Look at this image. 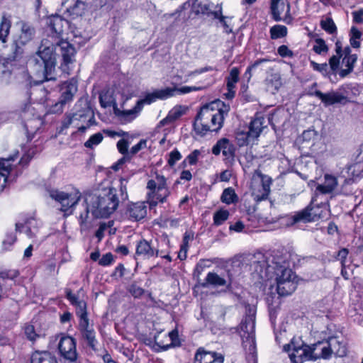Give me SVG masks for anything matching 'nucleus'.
Wrapping results in <instances>:
<instances>
[{"label":"nucleus","instance_id":"f257e3e1","mask_svg":"<svg viewBox=\"0 0 363 363\" xmlns=\"http://www.w3.org/2000/svg\"><path fill=\"white\" fill-rule=\"evenodd\" d=\"M33 76L27 75L28 84H38L55 79L56 59L52 46L40 45L38 50L28 60Z\"/></svg>","mask_w":363,"mask_h":363},{"label":"nucleus","instance_id":"f03ea898","mask_svg":"<svg viewBox=\"0 0 363 363\" xmlns=\"http://www.w3.org/2000/svg\"><path fill=\"white\" fill-rule=\"evenodd\" d=\"M117 190L108 179H104L92 191V217L108 218L118 208Z\"/></svg>","mask_w":363,"mask_h":363},{"label":"nucleus","instance_id":"7ed1b4c3","mask_svg":"<svg viewBox=\"0 0 363 363\" xmlns=\"http://www.w3.org/2000/svg\"><path fill=\"white\" fill-rule=\"evenodd\" d=\"M228 111L223 109L214 110L211 105L203 106L198 113L194 123L195 132L204 135L208 131H218L223 125L225 116Z\"/></svg>","mask_w":363,"mask_h":363},{"label":"nucleus","instance_id":"20e7f679","mask_svg":"<svg viewBox=\"0 0 363 363\" xmlns=\"http://www.w3.org/2000/svg\"><path fill=\"white\" fill-rule=\"evenodd\" d=\"M274 264L273 266L269 265L268 269L272 268L274 270L277 293L281 296L291 294L297 286V277L291 269L286 266L278 262H274Z\"/></svg>","mask_w":363,"mask_h":363},{"label":"nucleus","instance_id":"39448f33","mask_svg":"<svg viewBox=\"0 0 363 363\" xmlns=\"http://www.w3.org/2000/svg\"><path fill=\"white\" fill-rule=\"evenodd\" d=\"M146 203L150 208H153L159 203H164L170 195V191L167 184L166 178L157 174L155 179H150L147 184Z\"/></svg>","mask_w":363,"mask_h":363},{"label":"nucleus","instance_id":"423d86ee","mask_svg":"<svg viewBox=\"0 0 363 363\" xmlns=\"http://www.w3.org/2000/svg\"><path fill=\"white\" fill-rule=\"evenodd\" d=\"M65 292L67 298L76 306V313L79 318V330L82 336L86 339L88 345H91V330H89V320L86 311V304L84 301H79L69 289H67Z\"/></svg>","mask_w":363,"mask_h":363},{"label":"nucleus","instance_id":"0eeeda50","mask_svg":"<svg viewBox=\"0 0 363 363\" xmlns=\"http://www.w3.org/2000/svg\"><path fill=\"white\" fill-rule=\"evenodd\" d=\"M35 35V30L34 27L28 23L23 22L19 34L14 40V48L11 56L7 58V63L19 60L23 55V47L33 40Z\"/></svg>","mask_w":363,"mask_h":363},{"label":"nucleus","instance_id":"6e6552de","mask_svg":"<svg viewBox=\"0 0 363 363\" xmlns=\"http://www.w3.org/2000/svg\"><path fill=\"white\" fill-rule=\"evenodd\" d=\"M264 118L263 117H256L250 122L247 130L238 129L235 133V140L238 145L243 147L254 144L264 128Z\"/></svg>","mask_w":363,"mask_h":363},{"label":"nucleus","instance_id":"1a4fd4ad","mask_svg":"<svg viewBox=\"0 0 363 363\" xmlns=\"http://www.w3.org/2000/svg\"><path fill=\"white\" fill-rule=\"evenodd\" d=\"M272 183V178L263 174L259 169H256L252 174L250 188L254 199L260 201L267 199Z\"/></svg>","mask_w":363,"mask_h":363},{"label":"nucleus","instance_id":"9d476101","mask_svg":"<svg viewBox=\"0 0 363 363\" xmlns=\"http://www.w3.org/2000/svg\"><path fill=\"white\" fill-rule=\"evenodd\" d=\"M49 196L61 204V211L67 212L74 206L80 199V192L73 189L69 192H65L57 189L48 191Z\"/></svg>","mask_w":363,"mask_h":363},{"label":"nucleus","instance_id":"9b49d317","mask_svg":"<svg viewBox=\"0 0 363 363\" xmlns=\"http://www.w3.org/2000/svg\"><path fill=\"white\" fill-rule=\"evenodd\" d=\"M284 350L289 352V356L293 363H302L304 361L311 359V350L309 345L303 342H296L292 340L291 343L284 346Z\"/></svg>","mask_w":363,"mask_h":363},{"label":"nucleus","instance_id":"f8f14e48","mask_svg":"<svg viewBox=\"0 0 363 363\" xmlns=\"http://www.w3.org/2000/svg\"><path fill=\"white\" fill-rule=\"evenodd\" d=\"M61 90L62 94L60 101L50 109V112L52 113H61L64 105L72 100L74 95L77 91V82L74 79L66 82L63 84Z\"/></svg>","mask_w":363,"mask_h":363},{"label":"nucleus","instance_id":"ddd939ff","mask_svg":"<svg viewBox=\"0 0 363 363\" xmlns=\"http://www.w3.org/2000/svg\"><path fill=\"white\" fill-rule=\"evenodd\" d=\"M255 321L253 316L246 317L240 325V336L245 348L249 347L252 351L255 347Z\"/></svg>","mask_w":363,"mask_h":363},{"label":"nucleus","instance_id":"4468645a","mask_svg":"<svg viewBox=\"0 0 363 363\" xmlns=\"http://www.w3.org/2000/svg\"><path fill=\"white\" fill-rule=\"evenodd\" d=\"M89 11V5L83 0H74L64 11V15L70 20L82 19Z\"/></svg>","mask_w":363,"mask_h":363},{"label":"nucleus","instance_id":"2eb2a0df","mask_svg":"<svg viewBox=\"0 0 363 363\" xmlns=\"http://www.w3.org/2000/svg\"><path fill=\"white\" fill-rule=\"evenodd\" d=\"M58 349L65 359L71 362L77 359L76 343L72 337L62 335L58 344Z\"/></svg>","mask_w":363,"mask_h":363},{"label":"nucleus","instance_id":"dca6fc26","mask_svg":"<svg viewBox=\"0 0 363 363\" xmlns=\"http://www.w3.org/2000/svg\"><path fill=\"white\" fill-rule=\"evenodd\" d=\"M135 254L143 259H149L159 256V250L152 241L140 240L136 245Z\"/></svg>","mask_w":363,"mask_h":363},{"label":"nucleus","instance_id":"f3484780","mask_svg":"<svg viewBox=\"0 0 363 363\" xmlns=\"http://www.w3.org/2000/svg\"><path fill=\"white\" fill-rule=\"evenodd\" d=\"M223 360L224 357L222 354L199 347L195 354L194 363H215L216 362L223 363Z\"/></svg>","mask_w":363,"mask_h":363},{"label":"nucleus","instance_id":"a211bd4d","mask_svg":"<svg viewBox=\"0 0 363 363\" xmlns=\"http://www.w3.org/2000/svg\"><path fill=\"white\" fill-rule=\"evenodd\" d=\"M39 227V222L36 218L30 216L23 219L22 223H17L16 224V230L25 233L28 238H33L38 232Z\"/></svg>","mask_w":363,"mask_h":363},{"label":"nucleus","instance_id":"6ab92c4d","mask_svg":"<svg viewBox=\"0 0 363 363\" xmlns=\"http://www.w3.org/2000/svg\"><path fill=\"white\" fill-rule=\"evenodd\" d=\"M318 209V208L315 209L313 207H312L311 205H309L305 209L299 212H297L295 215L292 216V224L299 222L308 223L315 221L316 220L320 218V214H318L316 211Z\"/></svg>","mask_w":363,"mask_h":363},{"label":"nucleus","instance_id":"aec40b11","mask_svg":"<svg viewBox=\"0 0 363 363\" xmlns=\"http://www.w3.org/2000/svg\"><path fill=\"white\" fill-rule=\"evenodd\" d=\"M60 48L61 55L63 60L62 65L64 71H66L65 67H68L74 60L75 48L74 46L67 41L62 40L57 44Z\"/></svg>","mask_w":363,"mask_h":363},{"label":"nucleus","instance_id":"412c9836","mask_svg":"<svg viewBox=\"0 0 363 363\" xmlns=\"http://www.w3.org/2000/svg\"><path fill=\"white\" fill-rule=\"evenodd\" d=\"M23 115L22 116L23 118L26 120L24 122V128L28 133L33 134L38 129L39 126L41 124V121L38 116H35L31 119L28 118V116L29 113H33V109L30 108L29 104L26 103L25 104V107L23 109Z\"/></svg>","mask_w":363,"mask_h":363},{"label":"nucleus","instance_id":"4be33fe9","mask_svg":"<svg viewBox=\"0 0 363 363\" xmlns=\"http://www.w3.org/2000/svg\"><path fill=\"white\" fill-rule=\"evenodd\" d=\"M329 352V358L332 354L337 357H344L347 354V347L342 340L337 337H330L327 340Z\"/></svg>","mask_w":363,"mask_h":363},{"label":"nucleus","instance_id":"5701e85b","mask_svg":"<svg viewBox=\"0 0 363 363\" xmlns=\"http://www.w3.org/2000/svg\"><path fill=\"white\" fill-rule=\"evenodd\" d=\"M313 95L319 98L325 106L341 103L346 99V97L342 94L333 91L324 94L316 90Z\"/></svg>","mask_w":363,"mask_h":363},{"label":"nucleus","instance_id":"b1692460","mask_svg":"<svg viewBox=\"0 0 363 363\" xmlns=\"http://www.w3.org/2000/svg\"><path fill=\"white\" fill-rule=\"evenodd\" d=\"M47 24L56 37L60 38L64 32V28L68 25V21L58 15L49 16Z\"/></svg>","mask_w":363,"mask_h":363},{"label":"nucleus","instance_id":"393cba45","mask_svg":"<svg viewBox=\"0 0 363 363\" xmlns=\"http://www.w3.org/2000/svg\"><path fill=\"white\" fill-rule=\"evenodd\" d=\"M126 214L134 220H140L144 218L147 215L145 202H137L129 204Z\"/></svg>","mask_w":363,"mask_h":363},{"label":"nucleus","instance_id":"a878e982","mask_svg":"<svg viewBox=\"0 0 363 363\" xmlns=\"http://www.w3.org/2000/svg\"><path fill=\"white\" fill-rule=\"evenodd\" d=\"M271 11L273 18L276 21L282 20V14L287 16L290 11V6L282 0H272Z\"/></svg>","mask_w":363,"mask_h":363},{"label":"nucleus","instance_id":"bb28decb","mask_svg":"<svg viewBox=\"0 0 363 363\" xmlns=\"http://www.w3.org/2000/svg\"><path fill=\"white\" fill-rule=\"evenodd\" d=\"M222 151L225 157H233L235 153V148L227 138L219 140L212 148V153L218 155Z\"/></svg>","mask_w":363,"mask_h":363},{"label":"nucleus","instance_id":"cd10ccee","mask_svg":"<svg viewBox=\"0 0 363 363\" xmlns=\"http://www.w3.org/2000/svg\"><path fill=\"white\" fill-rule=\"evenodd\" d=\"M311 348V359H317L320 358L328 359L329 352L328 347V342L318 341V342L309 346Z\"/></svg>","mask_w":363,"mask_h":363},{"label":"nucleus","instance_id":"c85d7f7f","mask_svg":"<svg viewBox=\"0 0 363 363\" xmlns=\"http://www.w3.org/2000/svg\"><path fill=\"white\" fill-rule=\"evenodd\" d=\"M337 184L336 177L325 174L324 175V182L322 184H318L316 190L323 194H330L336 189Z\"/></svg>","mask_w":363,"mask_h":363},{"label":"nucleus","instance_id":"c756f323","mask_svg":"<svg viewBox=\"0 0 363 363\" xmlns=\"http://www.w3.org/2000/svg\"><path fill=\"white\" fill-rule=\"evenodd\" d=\"M142 111L141 103H136L133 108L125 111L116 110V114L123 123H129L136 118Z\"/></svg>","mask_w":363,"mask_h":363},{"label":"nucleus","instance_id":"7c9ffc66","mask_svg":"<svg viewBox=\"0 0 363 363\" xmlns=\"http://www.w3.org/2000/svg\"><path fill=\"white\" fill-rule=\"evenodd\" d=\"M30 363H57V360L50 352H35L31 355Z\"/></svg>","mask_w":363,"mask_h":363},{"label":"nucleus","instance_id":"2f4dec72","mask_svg":"<svg viewBox=\"0 0 363 363\" xmlns=\"http://www.w3.org/2000/svg\"><path fill=\"white\" fill-rule=\"evenodd\" d=\"M211 4L208 0H195L192 4V11L196 13L211 15Z\"/></svg>","mask_w":363,"mask_h":363},{"label":"nucleus","instance_id":"473e14b6","mask_svg":"<svg viewBox=\"0 0 363 363\" xmlns=\"http://www.w3.org/2000/svg\"><path fill=\"white\" fill-rule=\"evenodd\" d=\"M225 284L226 280L224 278L215 272H208L202 286L203 287H208V286H223Z\"/></svg>","mask_w":363,"mask_h":363},{"label":"nucleus","instance_id":"72a5a7b5","mask_svg":"<svg viewBox=\"0 0 363 363\" xmlns=\"http://www.w3.org/2000/svg\"><path fill=\"white\" fill-rule=\"evenodd\" d=\"M211 16L214 19L218 20L219 23L224 28V32L229 34L232 33L233 29L229 23V21L230 18L228 16H225L222 14V8L219 7V9L213 12H211Z\"/></svg>","mask_w":363,"mask_h":363},{"label":"nucleus","instance_id":"f704fd0d","mask_svg":"<svg viewBox=\"0 0 363 363\" xmlns=\"http://www.w3.org/2000/svg\"><path fill=\"white\" fill-rule=\"evenodd\" d=\"M16 157H11L8 159H0V176L4 178V184L7 181V177L10 173L11 164Z\"/></svg>","mask_w":363,"mask_h":363},{"label":"nucleus","instance_id":"c9c22d12","mask_svg":"<svg viewBox=\"0 0 363 363\" xmlns=\"http://www.w3.org/2000/svg\"><path fill=\"white\" fill-rule=\"evenodd\" d=\"M237 199L238 196L232 187L225 189L220 196L221 201L228 205L235 203Z\"/></svg>","mask_w":363,"mask_h":363},{"label":"nucleus","instance_id":"e433bc0d","mask_svg":"<svg viewBox=\"0 0 363 363\" xmlns=\"http://www.w3.org/2000/svg\"><path fill=\"white\" fill-rule=\"evenodd\" d=\"M188 109V107L186 106L177 105L169 111L168 113V118H172V121H175L186 114Z\"/></svg>","mask_w":363,"mask_h":363},{"label":"nucleus","instance_id":"4c0bfd02","mask_svg":"<svg viewBox=\"0 0 363 363\" xmlns=\"http://www.w3.org/2000/svg\"><path fill=\"white\" fill-rule=\"evenodd\" d=\"M287 35V28L283 25H275L270 28V37L273 40L281 38Z\"/></svg>","mask_w":363,"mask_h":363},{"label":"nucleus","instance_id":"58836bf2","mask_svg":"<svg viewBox=\"0 0 363 363\" xmlns=\"http://www.w3.org/2000/svg\"><path fill=\"white\" fill-rule=\"evenodd\" d=\"M11 28V21L3 16L0 21V40L2 42H6V38L9 34Z\"/></svg>","mask_w":363,"mask_h":363},{"label":"nucleus","instance_id":"ea45409f","mask_svg":"<svg viewBox=\"0 0 363 363\" xmlns=\"http://www.w3.org/2000/svg\"><path fill=\"white\" fill-rule=\"evenodd\" d=\"M240 72L237 67L231 69L228 77L226 78L227 89L235 88L236 84L239 81Z\"/></svg>","mask_w":363,"mask_h":363},{"label":"nucleus","instance_id":"a19ab883","mask_svg":"<svg viewBox=\"0 0 363 363\" xmlns=\"http://www.w3.org/2000/svg\"><path fill=\"white\" fill-rule=\"evenodd\" d=\"M320 24L322 29L329 34H334L337 32V27L333 20L330 17L322 19Z\"/></svg>","mask_w":363,"mask_h":363},{"label":"nucleus","instance_id":"79ce46f5","mask_svg":"<svg viewBox=\"0 0 363 363\" xmlns=\"http://www.w3.org/2000/svg\"><path fill=\"white\" fill-rule=\"evenodd\" d=\"M99 101L102 107L111 106L114 101L112 92L109 90L102 91L99 95Z\"/></svg>","mask_w":363,"mask_h":363},{"label":"nucleus","instance_id":"37998d69","mask_svg":"<svg viewBox=\"0 0 363 363\" xmlns=\"http://www.w3.org/2000/svg\"><path fill=\"white\" fill-rule=\"evenodd\" d=\"M156 91L159 99H166L177 94V87H167L163 89L156 90Z\"/></svg>","mask_w":363,"mask_h":363},{"label":"nucleus","instance_id":"c03bdc74","mask_svg":"<svg viewBox=\"0 0 363 363\" xmlns=\"http://www.w3.org/2000/svg\"><path fill=\"white\" fill-rule=\"evenodd\" d=\"M156 91L159 99H166L177 94V87H167L163 89L156 90Z\"/></svg>","mask_w":363,"mask_h":363},{"label":"nucleus","instance_id":"a18cd8bd","mask_svg":"<svg viewBox=\"0 0 363 363\" xmlns=\"http://www.w3.org/2000/svg\"><path fill=\"white\" fill-rule=\"evenodd\" d=\"M229 217V212L227 210L220 209L213 215V223L216 225H222Z\"/></svg>","mask_w":363,"mask_h":363},{"label":"nucleus","instance_id":"49530a36","mask_svg":"<svg viewBox=\"0 0 363 363\" xmlns=\"http://www.w3.org/2000/svg\"><path fill=\"white\" fill-rule=\"evenodd\" d=\"M203 152L204 150L203 149L194 150L185 158L182 163L185 164L186 162H188L190 165H194L197 163L199 157Z\"/></svg>","mask_w":363,"mask_h":363},{"label":"nucleus","instance_id":"de8ad7c7","mask_svg":"<svg viewBox=\"0 0 363 363\" xmlns=\"http://www.w3.org/2000/svg\"><path fill=\"white\" fill-rule=\"evenodd\" d=\"M313 50L315 53L321 55L328 52V47L323 39L317 38L315 40V45L313 47Z\"/></svg>","mask_w":363,"mask_h":363},{"label":"nucleus","instance_id":"09e8293b","mask_svg":"<svg viewBox=\"0 0 363 363\" xmlns=\"http://www.w3.org/2000/svg\"><path fill=\"white\" fill-rule=\"evenodd\" d=\"M362 36L361 32L355 27H352L350 30V44L354 48H357L360 46V43L357 40L360 39Z\"/></svg>","mask_w":363,"mask_h":363},{"label":"nucleus","instance_id":"8fccbe9b","mask_svg":"<svg viewBox=\"0 0 363 363\" xmlns=\"http://www.w3.org/2000/svg\"><path fill=\"white\" fill-rule=\"evenodd\" d=\"M163 337L164 338V334H162V332L158 333L154 337L155 342L162 350H167L170 347V344L167 342L169 340H167L166 339L164 340L162 339Z\"/></svg>","mask_w":363,"mask_h":363},{"label":"nucleus","instance_id":"3c124183","mask_svg":"<svg viewBox=\"0 0 363 363\" xmlns=\"http://www.w3.org/2000/svg\"><path fill=\"white\" fill-rule=\"evenodd\" d=\"M24 333L26 337L30 341H35L38 337H39V335L35 333L34 326L33 325L26 324L24 326Z\"/></svg>","mask_w":363,"mask_h":363},{"label":"nucleus","instance_id":"603ef678","mask_svg":"<svg viewBox=\"0 0 363 363\" xmlns=\"http://www.w3.org/2000/svg\"><path fill=\"white\" fill-rule=\"evenodd\" d=\"M182 156L177 149H174L169 154L167 163L170 167H174L177 162L182 159Z\"/></svg>","mask_w":363,"mask_h":363},{"label":"nucleus","instance_id":"864d4df0","mask_svg":"<svg viewBox=\"0 0 363 363\" xmlns=\"http://www.w3.org/2000/svg\"><path fill=\"white\" fill-rule=\"evenodd\" d=\"M311 66L315 71L319 72L323 76L328 74L329 67L327 63L318 64L314 61H311Z\"/></svg>","mask_w":363,"mask_h":363},{"label":"nucleus","instance_id":"5fc2aeb1","mask_svg":"<svg viewBox=\"0 0 363 363\" xmlns=\"http://www.w3.org/2000/svg\"><path fill=\"white\" fill-rule=\"evenodd\" d=\"M157 99H159L157 97L156 90L152 93L147 94L143 99H140L138 101V103H141V108H143V106L145 104H150L151 103L155 101Z\"/></svg>","mask_w":363,"mask_h":363},{"label":"nucleus","instance_id":"6e6d98bb","mask_svg":"<svg viewBox=\"0 0 363 363\" xmlns=\"http://www.w3.org/2000/svg\"><path fill=\"white\" fill-rule=\"evenodd\" d=\"M18 275V272L15 269L3 271L0 272V279H2L3 281H4L6 279L13 280Z\"/></svg>","mask_w":363,"mask_h":363},{"label":"nucleus","instance_id":"4d7b16f0","mask_svg":"<svg viewBox=\"0 0 363 363\" xmlns=\"http://www.w3.org/2000/svg\"><path fill=\"white\" fill-rule=\"evenodd\" d=\"M303 141L305 142H313L317 137V132L313 129H308L302 133Z\"/></svg>","mask_w":363,"mask_h":363},{"label":"nucleus","instance_id":"13d9d810","mask_svg":"<svg viewBox=\"0 0 363 363\" xmlns=\"http://www.w3.org/2000/svg\"><path fill=\"white\" fill-rule=\"evenodd\" d=\"M117 148L120 153L123 154L125 156L129 157V152L128 150V142L125 139H121L117 143Z\"/></svg>","mask_w":363,"mask_h":363},{"label":"nucleus","instance_id":"bf43d9fd","mask_svg":"<svg viewBox=\"0 0 363 363\" xmlns=\"http://www.w3.org/2000/svg\"><path fill=\"white\" fill-rule=\"evenodd\" d=\"M78 117L77 114L68 115L62 121V129L68 128L72 124L75 123L76 121H78Z\"/></svg>","mask_w":363,"mask_h":363},{"label":"nucleus","instance_id":"052dcab7","mask_svg":"<svg viewBox=\"0 0 363 363\" xmlns=\"http://www.w3.org/2000/svg\"><path fill=\"white\" fill-rule=\"evenodd\" d=\"M147 146V140H141L138 143L133 146L129 151V157H131L135 154H137L140 150L146 147Z\"/></svg>","mask_w":363,"mask_h":363},{"label":"nucleus","instance_id":"680f3d73","mask_svg":"<svg viewBox=\"0 0 363 363\" xmlns=\"http://www.w3.org/2000/svg\"><path fill=\"white\" fill-rule=\"evenodd\" d=\"M128 291L135 298L140 297L144 294V289L135 284H131Z\"/></svg>","mask_w":363,"mask_h":363},{"label":"nucleus","instance_id":"e2e57ef3","mask_svg":"<svg viewBox=\"0 0 363 363\" xmlns=\"http://www.w3.org/2000/svg\"><path fill=\"white\" fill-rule=\"evenodd\" d=\"M194 239V234L191 233L186 232L184 235L182 247V251H187L189 248V242Z\"/></svg>","mask_w":363,"mask_h":363},{"label":"nucleus","instance_id":"0e129e2a","mask_svg":"<svg viewBox=\"0 0 363 363\" xmlns=\"http://www.w3.org/2000/svg\"><path fill=\"white\" fill-rule=\"evenodd\" d=\"M357 55H351L348 56H345L343 58V62L345 64V66L347 68H351L353 70L354 65L357 62Z\"/></svg>","mask_w":363,"mask_h":363},{"label":"nucleus","instance_id":"69168bd1","mask_svg":"<svg viewBox=\"0 0 363 363\" xmlns=\"http://www.w3.org/2000/svg\"><path fill=\"white\" fill-rule=\"evenodd\" d=\"M127 183L128 182L124 179H120V191H121V197L122 200H127L128 198V192H127Z\"/></svg>","mask_w":363,"mask_h":363},{"label":"nucleus","instance_id":"338daca9","mask_svg":"<svg viewBox=\"0 0 363 363\" xmlns=\"http://www.w3.org/2000/svg\"><path fill=\"white\" fill-rule=\"evenodd\" d=\"M277 52L282 57H291L294 55L293 52L285 45L279 46Z\"/></svg>","mask_w":363,"mask_h":363},{"label":"nucleus","instance_id":"774afa93","mask_svg":"<svg viewBox=\"0 0 363 363\" xmlns=\"http://www.w3.org/2000/svg\"><path fill=\"white\" fill-rule=\"evenodd\" d=\"M113 257L111 253H106L99 259V264L101 266H108L112 263Z\"/></svg>","mask_w":363,"mask_h":363}]
</instances>
